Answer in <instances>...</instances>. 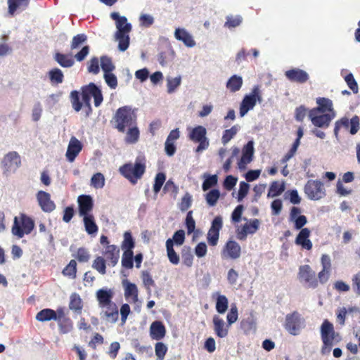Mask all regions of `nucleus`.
I'll use <instances>...</instances> for the list:
<instances>
[{
  "mask_svg": "<svg viewBox=\"0 0 360 360\" xmlns=\"http://www.w3.org/2000/svg\"><path fill=\"white\" fill-rule=\"evenodd\" d=\"M117 32L121 34L129 33L131 30V25L127 22V19L124 16H122L120 20L116 22Z\"/></svg>",
  "mask_w": 360,
  "mask_h": 360,
  "instance_id": "49530a36",
  "label": "nucleus"
},
{
  "mask_svg": "<svg viewBox=\"0 0 360 360\" xmlns=\"http://www.w3.org/2000/svg\"><path fill=\"white\" fill-rule=\"evenodd\" d=\"M219 197V191L218 189H212L206 194L205 200L210 207H214L216 205Z\"/></svg>",
  "mask_w": 360,
  "mask_h": 360,
  "instance_id": "de8ad7c7",
  "label": "nucleus"
},
{
  "mask_svg": "<svg viewBox=\"0 0 360 360\" xmlns=\"http://www.w3.org/2000/svg\"><path fill=\"white\" fill-rule=\"evenodd\" d=\"M30 1V0H7L8 13L13 15L17 11L25 10Z\"/></svg>",
  "mask_w": 360,
  "mask_h": 360,
  "instance_id": "a878e982",
  "label": "nucleus"
},
{
  "mask_svg": "<svg viewBox=\"0 0 360 360\" xmlns=\"http://www.w3.org/2000/svg\"><path fill=\"white\" fill-rule=\"evenodd\" d=\"M141 278H142L144 286L148 290H150L151 287L155 286V281L152 278V276L148 271H142Z\"/></svg>",
  "mask_w": 360,
  "mask_h": 360,
  "instance_id": "338daca9",
  "label": "nucleus"
},
{
  "mask_svg": "<svg viewBox=\"0 0 360 360\" xmlns=\"http://www.w3.org/2000/svg\"><path fill=\"white\" fill-rule=\"evenodd\" d=\"M101 66L105 73L110 72L115 69V65L110 58L103 56L101 57Z\"/></svg>",
  "mask_w": 360,
  "mask_h": 360,
  "instance_id": "3c124183",
  "label": "nucleus"
},
{
  "mask_svg": "<svg viewBox=\"0 0 360 360\" xmlns=\"http://www.w3.org/2000/svg\"><path fill=\"white\" fill-rule=\"evenodd\" d=\"M345 80L352 92L354 94H357L359 91L358 84L352 73L347 75L345 77Z\"/></svg>",
  "mask_w": 360,
  "mask_h": 360,
  "instance_id": "052dcab7",
  "label": "nucleus"
},
{
  "mask_svg": "<svg viewBox=\"0 0 360 360\" xmlns=\"http://www.w3.org/2000/svg\"><path fill=\"white\" fill-rule=\"evenodd\" d=\"M319 113V112H316V110H309V117L311 123L316 127L328 128L333 119L335 117V112H333V114L322 113L321 115Z\"/></svg>",
  "mask_w": 360,
  "mask_h": 360,
  "instance_id": "9d476101",
  "label": "nucleus"
},
{
  "mask_svg": "<svg viewBox=\"0 0 360 360\" xmlns=\"http://www.w3.org/2000/svg\"><path fill=\"white\" fill-rule=\"evenodd\" d=\"M53 58L61 67L65 68H71L75 63L72 56L68 54L56 52Z\"/></svg>",
  "mask_w": 360,
  "mask_h": 360,
  "instance_id": "c85d7f7f",
  "label": "nucleus"
},
{
  "mask_svg": "<svg viewBox=\"0 0 360 360\" xmlns=\"http://www.w3.org/2000/svg\"><path fill=\"white\" fill-rule=\"evenodd\" d=\"M259 221L257 219L251 220L249 223H246L243 225V229L248 232V233H255L259 229Z\"/></svg>",
  "mask_w": 360,
  "mask_h": 360,
  "instance_id": "680f3d73",
  "label": "nucleus"
},
{
  "mask_svg": "<svg viewBox=\"0 0 360 360\" xmlns=\"http://www.w3.org/2000/svg\"><path fill=\"white\" fill-rule=\"evenodd\" d=\"M2 165L5 172L16 170L21 165L20 155L15 151L9 152L4 156Z\"/></svg>",
  "mask_w": 360,
  "mask_h": 360,
  "instance_id": "4468645a",
  "label": "nucleus"
},
{
  "mask_svg": "<svg viewBox=\"0 0 360 360\" xmlns=\"http://www.w3.org/2000/svg\"><path fill=\"white\" fill-rule=\"evenodd\" d=\"M217 295L216 298V310L219 314H224L228 309L229 300L228 298L224 295L216 292L212 295V297Z\"/></svg>",
  "mask_w": 360,
  "mask_h": 360,
  "instance_id": "7c9ffc66",
  "label": "nucleus"
},
{
  "mask_svg": "<svg viewBox=\"0 0 360 360\" xmlns=\"http://www.w3.org/2000/svg\"><path fill=\"white\" fill-rule=\"evenodd\" d=\"M79 214L81 217L91 215L90 212L94 207V202L92 198L89 195H81L77 199Z\"/></svg>",
  "mask_w": 360,
  "mask_h": 360,
  "instance_id": "f3484780",
  "label": "nucleus"
},
{
  "mask_svg": "<svg viewBox=\"0 0 360 360\" xmlns=\"http://www.w3.org/2000/svg\"><path fill=\"white\" fill-rule=\"evenodd\" d=\"M316 103L318 106L311 109V110H316L321 113H325L326 112H330V114H333V102L330 99L326 98H317Z\"/></svg>",
  "mask_w": 360,
  "mask_h": 360,
  "instance_id": "bb28decb",
  "label": "nucleus"
},
{
  "mask_svg": "<svg viewBox=\"0 0 360 360\" xmlns=\"http://www.w3.org/2000/svg\"><path fill=\"white\" fill-rule=\"evenodd\" d=\"M70 98L73 109L76 112L81 110L82 108V102L80 101L79 91L76 90L72 91L70 95Z\"/></svg>",
  "mask_w": 360,
  "mask_h": 360,
  "instance_id": "09e8293b",
  "label": "nucleus"
},
{
  "mask_svg": "<svg viewBox=\"0 0 360 360\" xmlns=\"http://www.w3.org/2000/svg\"><path fill=\"white\" fill-rule=\"evenodd\" d=\"M113 297V292L111 290L99 289L96 292V298L98 306L101 308L105 307L107 304L111 303Z\"/></svg>",
  "mask_w": 360,
  "mask_h": 360,
  "instance_id": "393cba45",
  "label": "nucleus"
},
{
  "mask_svg": "<svg viewBox=\"0 0 360 360\" xmlns=\"http://www.w3.org/2000/svg\"><path fill=\"white\" fill-rule=\"evenodd\" d=\"M135 248V240L130 231H125L123 234V240L121 243V248L123 251H133Z\"/></svg>",
  "mask_w": 360,
  "mask_h": 360,
  "instance_id": "72a5a7b5",
  "label": "nucleus"
},
{
  "mask_svg": "<svg viewBox=\"0 0 360 360\" xmlns=\"http://www.w3.org/2000/svg\"><path fill=\"white\" fill-rule=\"evenodd\" d=\"M65 276L74 279L77 276V262L75 259H71L69 264L63 269L62 271Z\"/></svg>",
  "mask_w": 360,
  "mask_h": 360,
  "instance_id": "37998d69",
  "label": "nucleus"
},
{
  "mask_svg": "<svg viewBox=\"0 0 360 360\" xmlns=\"http://www.w3.org/2000/svg\"><path fill=\"white\" fill-rule=\"evenodd\" d=\"M240 129V127L238 124H236L229 129H225L221 136V143L224 145L227 144L237 134Z\"/></svg>",
  "mask_w": 360,
  "mask_h": 360,
  "instance_id": "58836bf2",
  "label": "nucleus"
},
{
  "mask_svg": "<svg viewBox=\"0 0 360 360\" xmlns=\"http://www.w3.org/2000/svg\"><path fill=\"white\" fill-rule=\"evenodd\" d=\"M115 38L118 41V49L121 51H126L129 46V33L120 32L115 33Z\"/></svg>",
  "mask_w": 360,
  "mask_h": 360,
  "instance_id": "ea45409f",
  "label": "nucleus"
},
{
  "mask_svg": "<svg viewBox=\"0 0 360 360\" xmlns=\"http://www.w3.org/2000/svg\"><path fill=\"white\" fill-rule=\"evenodd\" d=\"M103 309H105L103 311L104 316L108 321L115 323L118 320V308L115 302H112Z\"/></svg>",
  "mask_w": 360,
  "mask_h": 360,
  "instance_id": "cd10ccee",
  "label": "nucleus"
},
{
  "mask_svg": "<svg viewBox=\"0 0 360 360\" xmlns=\"http://www.w3.org/2000/svg\"><path fill=\"white\" fill-rule=\"evenodd\" d=\"M218 181L217 176L216 174L214 175H207L206 179L202 183V188L204 191H207L210 188L217 185Z\"/></svg>",
  "mask_w": 360,
  "mask_h": 360,
  "instance_id": "6e6d98bb",
  "label": "nucleus"
},
{
  "mask_svg": "<svg viewBox=\"0 0 360 360\" xmlns=\"http://www.w3.org/2000/svg\"><path fill=\"white\" fill-rule=\"evenodd\" d=\"M309 79V74L301 69L294 68V82L304 84L307 82Z\"/></svg>",
  "mask_w": 360,
  "mask_h": 360,
  "instance_id": "8fccbe9b",
  "label": "nucleus"
},
{
  "mask_svg": "<svg viewBox=\"0 0 360 360\" xmlns=\"http://www.w3.org/2000/svg\"><path fill=\"white\" fill-rule=\"evenodd\" d=\"M75 257L79 262H87L90 259V254L86 248H79Z\"/></svg>",
  "mask_w": 360,
  "mask_h": 360,
  "instance_id": "0e129e2a",
  "label": "nucleus"
},
{
  "mask_svg": "<svg viewBox=\"0 0 360 360\" xmlns=\"http://www.w3.org/2000/svg\"><path fill=\"white\" fill-rule=\"evenodd\" d=\"M175 38L182 41L187 47H193L195 41L192 35L184 28H176L174 32Z\"/></svg>",
  "mask_w": 360,
  "mask_h": 360,
  "instance_id": "b1692460",
  "label": "nucleus"
},
{
  "mask_svg": "<svg viewBox=\"0 0 360 360\" xmlns=\"http://www.w3.org/2000/svg\"><path fill=\"white\" fill-rule=\"evenodd\" d=\"M119 171L124 177L134 185L146 172L144 160L137 158L134 164L126 163L120 167Z\"/></svg>",
  "mask_w": 360,
  "mask_h": 360,
  "instance_id": "20e7f679",
  "label": "nucleus"
},
{
  "mask_svg": "<svg viewBox=\"0 0 360 360\" xmlns=\"http://www.w3.org/2000/svg\"><path fill=\"white\" fill-rule=\"evenodd\" d=\"M87 41V36L85 34H78L73 37L70 48L72 50L78 49L82 44Z\"/></svg>",
  "mask_w": 360,
  "mask_h": 360,
  "instance_id": "603ef678",
  "label": "nucleus"
},
{
  "mask_svg": "<svg viewBox=\"0 0 360 360\" xmlns=\"http://www.w3.org/2000/svg\"><path fill=\"white\" fill-rule=\"evenodd\" d=\"M91 184L96 188H101L105 185L104 176L101 173H96L91 177Z\"/></svg>",
  "mask_w": 360,
  "mask_h": 360,
  "instance_id": "bf43d9fd",
  "label": "nucleus"
},
{
  "mask_svg": "<svg viewBox=\"0 0 360 360\" xmlns=\"http://www.w3.org/2000/svg\"><path fill=\"white\" fill-rule=\"evenodd\" d=\"M155 352L157 360H163L167 352V347L163 342H158L155 345Z\"/></svg>",
  "mask_w": 360,
  "mask_h": 360,
  "instance_id": "864d4df0",
  "label": "nucleus"
},
{
  "mask_svg": "<svg viewBox=\"0 0 360 360\" xmlns=\"http://www.w3.org/2000/svg\"><path fill=\"white\" fill-rule=\"evenodd\" d=\"M241 248L240 245L235 240H228L222 251L221 256L225 259H237L240 257Z\"/></svg>",
  "mask_w": 360,
  "mask_h": 360,
  "instance_id": "ddd939ff",
  "label": "nucleus"
},
{
  "mask_svg": "<svg viewBox=\"0 0 360 360\" xmlns=\"http://www.w3.org/2000/svg\"><path fill=\"white\" fill-rule=\"evenodd\" d=\"M350 126L349 132L352 135L357 133L360 128L359 118L357 115H354L350 120L346 117H342L335 123L334 135L337 140L339 139V131L343 127L346 129Z\"/></svg>",
  "mask_w": 360,
  "mask_h": 360,
  "instance_id": "1a4fd4ad",
  "label": "nucleus"
},
{
  "mask_svg": "<svg viewBox=\"0 0 360 360\" xmlns=\"http://www.w3.org/2000/svg\"><path fill=\"white\" fill-rule=\"evenodd\" d=\"M87 69H88V72L90 73H92L94 75L98 74V72L100 71V68H99V60H98V58L93 57L91 58V60L89 62Z\"/></svg>",
  "mask_w": 360,
  "mask_h": 360,
  "instance_id": "e2e57ef3",
  "label": "nucleus"
},
{
  "mask_svg": "<svg viewBox=\"0 0 360 360\" xmlns=\"http://www.w3.org/2000/svg\"><path fill=\"white\" fill-rule=\"evenodd\" d=\"M250 189V185L245 181H240L239 184V190L238 193L237 200L238 202L242 201L248 195Z\"/></svg>",
  "mask_w": 360,
  "mask_h": 360,
  "instance_id": "4d7b16f0",
  "label": "nucleus"
},
{
  "mask_svg": "<svg viewBox=\"0 0 360 360\" xmlns=\"http://www.w3.org/2000/svg\"><path fill=\"white\" fill-rule=\"evenodd\" d=\"M125 141L128 143H135L139 139V130L136 125L128 127Z\"/></svg>",
  "mask_w": 360,
  "mask_h": 360,
  "instance_id": "79ce46f5",
  "label": "nucleus"
},
{
  "mask_svg": "<svg viewBox=\"0 0 360 360\" xmlns=\"http://www.w3.org/2000/svg\"><path fill=\"white\" fill-rule=\"evenodd\" d=\"M214 330L217 337L223 338L229 333V325H226L224 319L218 315H214L212 319Z\"/></svg>",
  "mask_w": 360,
  "mask_h": 360,
  "instance_id": "412c9836",
  "label": "nucleus"
},
{
  "mask_svg": "<svg viewBox=\"0 0 360 360\" xmlns=\"http://www.w3.org/2000/svg\"><path fill=\"white\" fill-rule=\"evenodd\" d=\"M166 248L167 257L169 262L174 265L178 264L179 263V256L174 249L173 240H172L171 238L167 240Z\"/></svg>",
  "mask_w": 360,
  "mask_h": 360,
  "instance_id": "473e14b6",
  "label": "nucleus"
},
{
  "mask_svg": "<svg viewBox=\"0 0 360 360\" xmlns=\"http://www.w3.org/2000/svg\"><path fill=\"white\" fill-rule=\"evenodd\" d=\"M56 318L55 310L46 308L39 311L35 316L37 321L39 322H46L54 320Z\"/></svg>",
  "mask_w": 360,
  "mask_h": 360,
  "instance_id": "f704fd0d",
  "label": "nucleus"
},
{
  "mask_svg": "<svg viewBox=\"0 0 360 360\" xmlns=\"http://www.w3.org/2000/svg\"><path fill=\"white\" fill-rule=\"evenodd\" d=\"M36 196L39 207L44 212H51L56 209V204L51 199V195L49 193L39 191Z\"/></svg>",
  "mask_w": 360,
  "mask_h": 360,
  "instance_id": "2eb2a0df",
  "label": "nucleus"
},
{
  "mask_svg": "<svg viewBox=\"0 0 360 360\" xmlns=\"http://www.w3.org/2000/svg\"><path fill=\"white\" fill-rule=\"evenodd\" d=\"M243 85V79L238 75L231 76L226 82V88L231 92H236L239 91Z\"/></svg>",
  "mask_w": 360,
  "mask_h": 360,
  "instance_id": "c9c22d12",
  "label": "nucleus"
},
{
  "mask_svg": "<svg viewBox=\"0 0 360 360\" xmlns=\"http://www.w3.org/2000/svg\"><path fill=\"white\" fill-rule=\"evenodd\" d=\"M166 334V328L162 321H153L150 327V335L152 339L160 340H162Z\"/></svg>",
  "mask_w": 360,
  "mask_h": 360,
  "instance_id": "5701e85b",
  "label": "nucleus"
},
{
  "mask_svg": "<svg viewBox=\"0 0 360 360\" xmlns=\"http://www.w3.org/2000/svg\"><path fill=\"white\" fill-rule=\"evenodd\" d=\"M223 226L222 218L220 216L214 217L212 221L211 227L210 228L207 240V243L211 246H216L219 241V231Z\"/></svg>",
  "mask_w": 360,
  "mask_h": 360,
  "instance_id": "f8f14e48",
  "label": "nucleus"
},
{
  "mask_svg": "<svg viewBox=\"0 0 360 360\" xmlns=\"http://www.w3.org/2000/svg\"><path fill=\"white\" fill-rule=\"evenodd\" d=\"M311 231L308 228L302 229L297 234L295 243L301 246L302 249L310 250L312 248V243L309 240Z\"/></svg>",
  "mask_w": 360,
  "mask_h": 360,
  "instance_id": "aec40b11",
  "label": "nucleus"
},
{
  "mask_svg": "<svg viewBox=\"0 0 360 360\" xmlns=\"http://www.w3.org/2000/svg\"><path fill=\"white\" fill-rule=\"evenodd\" d=\"M81 96L84 107L87 108L86 115L92 112L91 98H94V105L99 107L103 101L101 90L93 82L81 87Z\"/></svg>",
  "mask_w": 360,
  "mask_h": 360,
  "instance_id": "7ed1b4c3",
  "label": "nucleus"
},
{
  "mask_svg": "<svg viewBox=\"0 0 360 360\" xmlns=\"http://www.w3.org/2000/svg\"><path fill=\"white\" fill-rule=\"evenodd\" d=\"M48 75L52 84L58 85L63 83L64 80V75L62 70L58 68L49 70Z\"/></svg>",
  "mask_w": 360,
  "mask_h": 360,
  "instance_id": "e433bc0d",
  "label": "nucleus"
},
{
  "mask_svg": "<svg viewBox=\"0 0 360 360\" xmlns=\"http://www.w3.org/2000/svg\"><path fill=\"white\" fill-rule=\"evenodd\" d=\"M59 333L67 334L72 331L74 328L73 321L70 317L57 321Z\"/></svg>",
  "mask_w": 360,
  "mask_h": 360,
  "instance_id": "4c0bfd02",
  "label": "nucleus"
},
{
  "mask_svg": "<svg viewBox=\"0 0 360 360\" xmlns=\"http://www.w3.org/2000/svg\"><path fill=\"white\" fill-rule=\"evenodd\" d=\"M113 122L115 128L118 131L124 133L126 128L136 124V115L131 107L125 105L116 110L113 116Z\"/></svg>",
  "mask_w": 360,
  "mask_h": 360,
  "instance_id": "f03ea898",
  "label": "nucleus"
},
{
  "mask_svg": "<svg viewBox=\"0 0 360 360\" xmlns=\"http://www.w3.org/2000/svg\"><path fill=\"white\" fill-rule=\"evenodd\" d=\"M82 149L81 142L76 137L72 136L70 139L65 154L67 160L70 162H73Z\"/></svg>",
  "mask_w": 360,
  "mask_h": 360,
  "instance_id": "6ab92c4d",
  "label": "nucleus"
},
{
  "mask_svg": "<svg viewBox=\"0 0 360 360\" xmlns=\"http://www.w3.org/2000/svg\"><path fill=\"white\" fill-rule=\"evenodd\" d=\"M254 155L253 141H250L244 146L242 150V156L238 162V168L243 170L246 165L252 162Z\"/></svg>",
  "mask_w": 360,
  "mask_h": 360,
  "instance_id": "dca6fc26",
  "label": "nucleus"
},
{
  "mask_svg": "<svg viewBox=\"0 0 360 360\" xmlns=\"http://www.w3.org/2000/svg\"><path fill=\"white\" fill-rule=\"evenodd\" d=\"M320 333L323 342L321 353L323 356L328 355L330 353L335 342H338L340 340V336L335 331L333 324L327 319L322 323Z\"/></svg>",
  "mask_w": 360,
  "mask_h": 360,
  "instance_id": "f257e3e1",
  "label": "nucleus"
},
{
  "mask_svg": "<svg viewBox=\"0 0 360 360\" xmlns=\"http://www.w3.org/2000/svg\"><path fill=\"white\" fill-rule=\"evenodd\" d=\"M34 228V220L25 214L21 213L14 217L11 232L13 236L22 238L25 235L30 234Z\"/></svg>",
  "mask_w": 360,
  "mask_h": 360,
  "instance_id": "39448f33",
  "label": "nucleus"
},
{
  "mask_svg": "<svg viewBox=\"0 0 360 360\" xmlns=\"http://www.w3.org/2000/svg\"><path fill=\"white\" fill-rule=\"evenodd\" d=\"M262 97L259 86H255L249 94H246L240 105V115L245 116L248 112L252 110L257 102L261 103Z\"/></svg>",
  "mask_w": 360,
  "mask_h": 360,
  "instance_id": "423d86ee",
  "label": "nucleus"
},
{
  "mask_svg": "<svg viewBox=\"0 0 360 360\" xmlns=\"http://www.w3.org/2000/svg\"><path fill=\"white\" fill-rule=\"evenodd\" d=\"M188 139L193 143H198L195 148L196 153L206 150L210 146L209 139L207 137V130L203 126L198 125L192 128L189 131Z\"/></svg>",
  "mask_w": 360,
  "mask_h": 360,
  "instance_id": "0eeeda50",
  "label": "nucleus"
},
{
  "mask_svg": "<svg viewBox=\"0 0 360 360\" xmlns=\"http://www.w3.org/2000/svg\"><path fill=\"white\" fill-rule=\"evenodd\" d=\"M304 192L311 200H319L326 195L323 184L319 180H309L305 184Z\"/></svg>",
  "mask_w": 360,
  "mask_h": 360,
  "instance_id": "6e6552de",
  "label": "nucleus"
},
{
  "mask_svg": "<svg viewBox=\"0 0 360 360\" xmlns=\"http://www.w3.org/2000/svg\"><path fill=\"white\" fill-rule=\"evenodd\" d=\"M120 252V249L117 245H107L103 252V257H104L109 266L113 267L116 266L119 262Z\"/></svg>",
  "mask_w": 360,
  "mask_h": 360,
  "instance_id": "a211bd4d",
  "label": "nucleus"
},
{
  "mask_svg": "<svg viewBox=\"0 0 360 360\" xmlns=\"http://www.w3.org/2000/svg\"><path fill=\"white\" fill-rule=\"evenodd\" d=\"M266 188V184H259L255 185L253 188L254 196L252 201L257 202L262 193L265 191Z\"/></svg>",
  "mask_w": 360,
  "mask_h": 360,
  "instance_id": "69168bd1",
  "label": "nucleus"
},
{
  "mask_svg": "<svg viewBox=\"0 0 360 360\" xmlns=\"http://www.w3.org/2000/svg\"><path fill=\"white\" fill-rule=\"evenodd\" d=\"M122 266L126 269H131L134 266V252L123 251L122 259Z\"/></svg>",
  "mask_w": 360,
  "mask_h": 360,
  "instance_id": "a19ab883",
  "label": "nucleus"
},
{
  "mask_svg": "<svg viewBox=\"0 0 360 360\" xmlns=\"http://www.w3.org/2000/svg\"><path fill=\"white\" fill-rule=\"evenodd\" d=\"M124 288V297L127 300H131V302L136 303L138 301L139 291L136 284L129 282L127 279L122 281Z\"/></svg>",
  "mask_w": 360,
  "mask_h": 360,
  "instance_id": "4be33fe9",
  "label": "nucleus"
},
{
  "mask_svg": "<svg viewBox=\"0 0 360 360\" xmlns=\"http://www.w3.org/2000/svg\"><path fill=\"white\" fill-rule=\"evenodd\" d=\"M83 222L85 231L89 235L95 234L98 231L93 214L83 217Z\"/></svg>",
  "mask_w": 360,
  "mask_h": 360,
  "instance_id": "2f4dec72",
  "label": "nucleus"
},
{
  "mask_svg": "<svg viewBox=\"0 0 360 360\" xmlns=\"http://www.w3.org/2000/svg\"><path fill=\"white\" fill-rule=\"evenodd\" d=\"M106 261L104 257L98 256L94 260L92 267L102 275L106 274Z\"/></svg>",
  "mask_w": 360,
  "mask_h": 360,
  "instance_id": "a18cd8bd",
  "label": "nucleus"
},
{
  "mask_svg": "<svg viewBox=\"0 0 360 360\" xmlns=\"http://www.w3.org/2000/svg\"><path fill=\"white\" fill-rule=\"evenodd\" d=\"M192 196L189 193H186L182 197L179 205V208L181 212L186 211L192 205Z\"/></svg>",
  "mask_w": 360,
  "mask_h": 360,
  "instance_id": "5fc2aeb1",
  "label": "nucleus"
},
{
  "mask_svg": "<svg viewBox=\"0 0 360 360\" xmlns=\"http://www.w3.org/2000/svg\"><path fill=\"white\" fill-rule=\"evenodd\" d=\"M165 179L166 176L164 173L159 172L156 174L153 185V191L155 193H158L160 191L164 182L165 181Z\"/></svg>",
  "mask_w": 360,
  "mask_h": 360,
  "instance_id": "13d9d810",
  "label": "nucleus"
},
{
  "mask_svg": "<svg viewBox=\"0 0 360 360\" xmlns=\"http://www.w3.org/2000/svg\"><path fill=\"white\" fill-rule=\"evenodd\" d=\"M299 279L307 288H316L318 286L319 281L316 274L309 265L302 266L300 268Z\"/></svg>",
  "mask_w": 360,
  "mask_h": 360,
  "instance_id": "9b49d317",
  "label": "nucleus"
},
{
  "mask_svg": "<svg viewBox=\"0 0 360 360\" xmlns=\"http://www.w3.org/2000/svg\"><path fill=\"white\" fill-rule=\"evenodd\" d=\"M68 307L70 310L75 313L80 314L82 312L83 302L79 294L73 292L70 295Z\"/></svg>",
  "mask_w": 360,
  "mask_h": 360,
  "instance_id": "c756f323",
  "label": "nucleus"
},
{
  "mask_svg": "<svg viewBox=\"0 0 360 360\" xmlns=\"http://www.w3.org/2000/svg\"><path fill=\"white\" fill-rule=\"evenodd\" d=\"M285 190L284 184L278 181H273L269 189L268 197H276L281 194Z\"/></svg>",
  "mask_w": 360,
  "mask_h": 360,
  "instance_id": "c03bdc74",
  "label": "nucleus"
},
{
  "mask_svg": "<svg viewBox=\"0 0 360 360\" xmlns=\"http://www.w3.org/2000/svg\"><path fill=\"white\" fill-rule=\"evenodd\" d=\"M103 77L106 84L108 85L109 87H110L112 89H115L117 86V79L116 76L111 72L105 73Z\"/></svg>",
  "mask_w": 360,
  "mask_h": 360,
  "instance_id": "774afa93",
  "label": "nucleus"
}]
</instances>
